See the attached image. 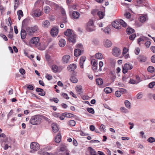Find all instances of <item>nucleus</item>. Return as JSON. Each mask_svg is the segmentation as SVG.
<instances>
[{"label": "nucleus", "instance_id": "obj_30", "mask_svg": "<svg viewBox=\"0 0 155 155\" xmlns=\"http://www.w3.org/2000/svg\"><path fill=\"white\" fill-rule=\"evenodd\" d=\"M51 69L54 73H56L58 71V67L56 65H53L52 66Z\"/></svg>", "mask_w": 155, "mask_h": 155}, {"label": "nucleus", "instance_id": "obj_17", "mask_svg": "<svg viewBox=\"0 0 155 155\" xmlns=\"http://www.w3.org/2000/svg\"><path fill=\"white\" fill-rule=\"evenodd\" d=\"M50 24L49 21L48 20H45L43 22L42 26L45 28L49 27Z\"/></svg>", "mask_w": 155, "mask_h": 155}, {"label": "nucleus", "instance_id": "obj_23", "mask_svg": "<svg viewBox=\"0 0 155 155\" xmlns=\"http://www.w3.org/2000/svg\"><path fill=\"white\" fill-rule=\"evenodd\" d=\"M64 33L65 35L68 37H69L73 34L71 30L69 29H67L66 31L64 32Z\"/></svg>", "mask_w": 155, "mask_h": 155}, {"label": "nucleus", "instance_id": "obj_5", "mask_svg": "<svg viewBox=\"0 0 155 155\" xmlns=\"http://www.w3.org/2000/svg\"><path fill=\"white\" fill-rule=\"evenodd\" d=\"M120 50L117 47L114 48L112 50V53L113 55L115 57H118L120 54Z\"/></svg>", "mask_w": 155, "mask_h": 155}, {"label": "nucleus", "instance_id": "obj_15", "mask_svg": "<svg viewBox=\"0 0 155 155\" xmlns=\"http://www.w3.org/2000/svg\"><path fill=\"white\" fill-rule=\"evenodd\" d=\"M27 31L24 29H22L21 32V36L22 39H24L25 38Z\"/></svg>", "mask_w": 155, "mask_h": 155}, {"label": "nucleus", "instance_id": "obj_61", "mask_svg": "<svg viewBox=\"0 0 155 155\" xmlns=\"http://www.w3.org/2000/svg\"><path fill=\"white\" fill-rule=\"evenodd\" d=\"M151 61L153 63H155V54L152 56L151 58Z\"/></svg>", "mask_w": 155, "mask_h": 155}, {"label": "nucleus", "instance_id": "obj_43", "mask_svg": "<svg viewBox=\"0 0 155 155\" xmlns=\"http://www.w3.org/2000/svg\"><path fill=\"white\" fill-rule=\"evenodd\" d=\"M148 142L150 143L155 142V139L153 137H150L147 140Z\"/></svg>", "mask_w": 155, "mask_h": 155}, {"label": "nucleus", "instance_id": "obj_64", "mask_svg": "<svg viewBox=\"0 0 155 155\" xmlns=\"http://www.w3.org/2000/svg\"><path fill=\"white\" fill-rule=\"evenodd\" d=\"M151 42L150 41H148L145 43V45L147 48H149Z\"/></svg>", "mask_w": 155, "mask_h": 155}, {"label": "nucleus", "instance_id": "obj_24", "mask_svg": "<svg viewBox=\"0 0 155 155\" xmlns=\"http://www.w3.org/2000/svg\"><path fill=\"white\" fill-rule=\"evenodd\" d=\"M26 29L27 33L28 35H33V33L32 32V30L31 27H28L26 28Z\"/></svg>", "mask_w": 155, "mask_h": 155}, {"label": "nucleus", "instance_id": "obj_28", "mask_svg": "<svg viewBox=\"0 0 155 155\" xmlns=\"http://www.w3.org/2000/svg\"><path fill=\"white\" fill-rule=\"evenodd\" d=\"M33 33L37 32L38 31V26L36 25H34L31 27Z\"/></svg>", "mask_w": 155, "mask_h": 155}, {"label": "nucleus", "instance_id": "obj_9", "mask_svg": "<svg viewBox=\"0 0 155 155\" xmlns=\"http://www.w3.org/2000/svg\"><path fill=\"white\" fill-rule=\"evenodd\" d=\"M70 56L68 55H66L62 57V61L64 64L68 63L70 60Z\"/></svg>", "mask_w": 155, "mask_h": 155}, {"label": "nucleus", "instance_id": "obj_63", "mask_svg": "<svg viewBox=\"0 0 155 155\" xmlns=\"http://www.w3.org/2000/svg\"><path fill=\"white\" fill-rule=\"evenodd\" d=\"M128 49L126 47H124L123 50V54H126L128 51Z\"/></svg>", "mask_w": 155, "mask_h": 155}, {"label": "nucleus", "instance_id": "obj_10", "mask_svg": "<svg viewBox=\"0 0 155 155\" xmlns=\"http://www.w3.org/2000/svg\"><path fill=\"white\" fill-rule=\"evenodd\" d=\"M113 27L117 29H119L121 28L120 24L118 21H115L112 23Z\"/></svg>", "mask_w": 155, "mask_h": 155}, {"label": "nucleus", "instance_id": "obj_45", "mask_svg": "<svg viewBox=\"0 0 155 155\" xmlns=\"http://www.w3.org/2000/svg\"><path fill=\"white\" fill-rule=\"evenodd\" d=\"M120 26L122 25L124 27H126L127 26V24L123 20L120 19Z\"/></svg>", "mask_w": 155, "mask_h": 155}, {"label": "nucleus", "instance_id": "obj_18", "mask_svg": "<svg viewBox=\"0 0 155 155\" xmlns=\"http://www.w3.org/2000/svg\"><path fill=\"white\" fill-rule=\"evenodd\" d=\"M76 90L79 94H81L82 93V87L79 85H77L75 87Z\"/></svg>", "mask_w": 155, "mask_h": 155}, {"label": "nucleus", "instance_id": "obj_27", "mask_svg": "<svg viewBox=\"0 0 155 155\" xmlns=\"http://www.w3.org/2000/svg\"><path fill=\"white\" fill-rule=\"evenodd\" d=\"M139 60L140 62H145L147 60V58L143 55H140L139 58Z\"/></svg>", "mask_w": 155, "mask_h": 155}, {"label": "nucleus", "instance_id": "obj_16", "mask_svg": "<svg viewBox=\"0 0 155 155\" xmlns=\"http://www.w3.org/2000/svg\"><path fill=\"white\" fill-rule=\"evenodd\" d=\"M80 15V13L74 11L72 13V16L75 19H78Z\"/></svg>", "mask_w": 155, "mask_h": 155}, {"label": "nucleus", "instance_id": "obj_25", "mask_svg": "<svg viewBox=\"0 0 155 155\" xmlns=\"http://www.w3.org/2000/svg\"><path fill=\"white\" fill-rule=\"evenodd\" d=\"M71 81L74 83H76L78 82V80L76 77L74 76H72L70 79Z\"/></svg>", "mask_w": 155, "mask_h": 155}, {"label": "nucleus", "instance_id": "obj_14", "mask_svg": "<svg viewBox=\"0 0 155 155\" xmlns=\"http://www.w3.org/2000/svg\"><path fill=\"white\" fill-rule=\"evenodd\" d=\"M88 150L89 151L90 155H98L96 152L91 147H89Z\"/></svg>", "mask_w": 155, "mask_h": 155}, {"label": "nucleus", "instance_id": "obj_37", "mask_svg": "<svg viewBox=\"0 0 155 155\" xmlns=\"http://www.w3.org/2000/svg\"><path fill=\"white\" fill-rule=\"evenodd\" d=\"M128 34H130L133 33L134 30L131 28H128L126 30Z\"/></svg>", "mask_w": 155, "mask_h": 155}, {"label": "nucleus", "instance_id": "obj_7", "mask_svg": "<svg viewBox=\"0 0 155 155\" xmlns=\"http://www.w3.org/2000/svg\"><path fill=\"white\" fill-rule=\"evenodd\" d=\"M103 44L104 46L107 48L111 47L112 44L111 42L108 39H105L104 40Z\"/></svg>", "mask_w": 155, "mask_h": 155}, {"label": "nucleus", "instance_id": "obj_19", "mask_svg": "<svg viewBox=\"0 0 155 155\" xmlns=\"http://www.w3.org/2000/svg\"><path fill=\"white\" fill-rule=\"evenodd\" d=\"M59 44L61 47H64L66 44V41L64 39H61L59 41Z\"/></svg>", "mask_w": 155, "mask_h": 155}, {"label": "nucleus", "instance_id": "obj_34", "mask_svg": "<svg viewBox=\"0 0 155 155\" xmlns=\"http://www.w3.org/2000/svg\"><path fill=\"white\" fill-rule=\"evenodd\" d=\"M146 20V15H142L140 16L139 20L141 22H144Z\"/></svg>", "mask_w": 155, "mask_h": 155}, {"label": "nucleus", "instance_id": "obj_32", "mask_svg": "<svg viewBox=\"0 0 155 155\" xmlns=\"http://www.w3.org/2000/svg\"><path fill=\"white\" fill-rule=\"evenodd\" d=\"M96 83L97 85H101L103 83V80L101 78H97L96 79Z\"/></svg>", "mask_w": 155, "mask_h": 155}, {"label": "nucleus", "instance_id": "obj_33", "mask_svg": "<svg viewBox=\"0 0 155 155\" xmlns=\"http://www.w3.org/2000/svg\"><path fill=\"white\" fill-rule=\"evenodd\" d=\"M86 28L87 31L89 32L93 31L95 29L94 26H87Z\"/></svg>", "mask_w": 155, "mask_h": 155}, {"label": "nucleus", "instance_id": "obj_31", "mask_svg": "<svg viewBox=\"0 0 155 155\" xmlns=\"http://www.w3.org/2000/svg\"><path fill=\"white\" fill-rule=\"evenodd\" d=\"M104 91L106 94H109L111 93L112 91V89L110 87H107L104 89Z\"/></svg>", "mask_w": 155, "mask_h": 155}, {"label": "nucleus", "instance_id": "obj_60", "mask_svg": "<svg viewBox=\"0 0 155 155\" xmlns=\"http://www.w3.org/2000/svg\"><path fill=\"white\" fill-rule=\"evenodd\" d=\"M10 34L8 35V37L12 39L13 38V32L12 31H10Z\"/></svg>", "mask_w": 155, "mask_h": 155}, {"label": "nucleus", "instance_id": "obj_47", "mask_svg": "<svg viewBox=\"0 0 155 155\" xmlns=\"http://www.w3.org/2000/svg\"><path fill=\"white\" fill-rule=\"evenodd\" d=\"M94 26L93 21L92 20H90L87 23V26Z\"/></svg>", "mask_w": 155, "mask_h": 155}, {"label": "nucleus", "instance_id": "obj_26", "mask_svg": "<svg viewBox=\"0 0 155 155\" xmlns=\"http://www.w3.org/2000/svg\"><path fill=\"white\" fill-rule=\"evenodd\" d=\"M28 22V19H25L22 22V28H24L25 26L27 25Z\"/></svg>", "mask_w": 155, "mask_h": 155}, {"label": "nucleus", "instance_id": "obj_38", "mask_svg": "<svg viewBox=\"0 0 155 155\" xmlns=\"http://www.w3.org/2000/svg\"><path fill=\"white\" fill-rule=\"evenodd\" d=\"M68 124L71 126H74L75 125L76 123L74 120H71L68 122Z\"/></svg>", "mask_w": 155, "mask_h": 155}, {"label": "nucleus", "instance_id": "obj_41", "mask_svg": "<svg viewBox=\"0 0 155 155\" xmlns=\"http://www.w3.org/2000/svg\"><path fill=\"white\" fill-rule=\"evenodd\" d=\"M60 151H64L66 150V146L64 144H61L60 146Z\"/></svg>", "mask_w": 155, "mask_h": 155}, {"label": "nucleus", "instance_id": "obj_3", "mask_svg": "<svg viewBox=\"0 0 155 155\" xmlns=\"http://www.w3.org/2000/svg\"><path fill=\"white\" fill-rule=\"evenodd\" d=\"M133 66L130 63H127L125 64L123 67L122 72L123 73L126 74L127 72V71L132 69Z\"/></svg>", "mask_w": 155, "mask_h": 155}, {"label": "nucleus", "instance_id": "obj_44", "mask_svg": "<svg viewBox=\"0 0 155 155\" xmlns=\"http://www.w3.org/2000/svg\"><path fill=\"white\" fill-rule=\"evenodd\" d=\"M147 70L150 72H152L154 71V68L153 66H150L148 67Z\"/></svg>", "mask_w": 155, "mask_h": 155}, {"label": "nucleus", "instance_id": "obj_52", "mask_svg": "<svg viewBox=\"0 0 155 155\" xmlns=\"http://www.w3.org/2000/svg\"><path fill=\"white\" fill-rule=\"evenodd\" d=\"M103 63L102 61H100L99 63V68L98 70V71H101L102 69L101 67L103 66Z\"/></svg>", "mask_w": 155, "mask_h": 155}, {"label": "nucleus", "instance_id": "obj_6", "mask_svg": "<svg viewBox=\"0 0 155 155\" xmlns=\"http://www.w3.org/2000/svg\"><path fill=\"white\" fill-rule=\"evenodd\" d=\"M68 40L70 42L74 43L76 42V35L73 34L68 38Z\"/></svg>", "mask_w": 155, "mask_h": 155}, {"label": "nucleus", "instance_id": "obj_57", "mask_svg": "<svg viewBox=\"0 0 155 155\" xmlns=\"http://www.w3.org/2000/svg\"><path fill=\"white\" fill-rule=\"evenodd\" d=\"M155 85V82H152L149 84V87L150 88L153 87Z\"/></svg>", "mask_w": 155, "mask_h": 155}, {"label": "nucleus", "instance_id": "obj_21", "mask_svg": "<svg viewBox=\"0 0 155 155\" xmlns=\"http://www.w3.org/2000/svg\"><path fill=\"white\" fill-rule=\"evenodd\" d=\"M81 51L79 49H77L74 50V55L77 57L81 54Z\"/></svg>", "mask_w": 155, "mask_h": 155}, {"label": "nucleus", "instance_id": "obj_56", "mask_svg": "<svg viewBox=\"0 0 155 155\" xmlns=\"http://www.w3.org/2000/svg\"><path fill=\"white\" fill-rule=\"evenodd\" d=\"M139 82V81H138L137 82L136 81H135L133 79H130L129 81V83L131 84H137Z\"/></svg>", "mask_w": 155, "mask_h": 155}, {"label": "nucleus", "instance_id": "obj_8", "mask_svg": "<svg viewBox=\"0 0 155 155\" xmlns=\"http://www.w3.org/2000/svg\"><path fill=\"white\" fill-rule=\"evenodd\" d=\"M31 14L33 16L35 17H39L41 15V11L39 9H36L32 11Z\"/></svg>", "mask_w": 155, "mask_h": 155}, {"label": "nucleus", "instance_id": "obj_22", "mask_svg": "<svg viewBox=\"0 0 155 155\" xmlns=\"http://www.w3.org/2000/svg\"><path fill=\"white\" fill-rule=\"evenodd\" d=\"M52 128L54 133H56L58 130L57 126L54 124L51 125Z\"/></svg>", "mask_w": 155, "mask_h": 155}, {"label": "nucleus", "instance_id": "obj_59", "mask_svg": "<svg viewBox=\"0 0 155 155\" xmlns=\"http://www.w3.org/2000/svg\"><path fill=\"white\" fill-rule=\"evenodd\" d=\"M0 35V36L1 37H2L5 41H6L8 40V38H7V37L5 35H4L2 34H1Z\"/></svg>", "mask_w": 155, "mask_h": 155}, {"label": "nucleus", "instance_id": "obj_55", "mask_svg": "<svg viewBox=\"0 0 155 155\" xmlns=\"http://www.w3.org/2000/svg\"><path fill=\"white\" fill-rule=\"evenodd\" d=\"M18 16H21V17L23 16V13L22 10H19L17 12Z\"/></svg>", "mask_w": 155, "mask_h": 155}, {"label": "nucleus", "instance_id": "obj_54", "mask_svg": "<svg viewBox=\"0 0 155 155\" xmlns=\"http://www.w3.org/2000/svg\"><path fill=\"white\" fill-rule=\"evenodd\" d=\"M115 94L117 96V97H120L121 95V91H117L115 92Z\"/></svg>", "mask_w": 155, "mask_h": 155}, {"label": "nucleus", "instance_id": "obj_46", "mask_svg": "<svg viewBox=\"0 0 155 155\" xmlns=\"http://www.w3.org/2000/svg\"><path fill=\"white\" fill-rule=\"evenodd\" d=\"M87 110L90 113L93 114L94 113V109L92 108H87Z\"/></svg>", "mask_w": 155, "mask_h": 155}, {"label": "nucleus", "instance_id": "obj_51", "mask_svg": "<svg viewBox=\"0 0 155 155\" xmlns=\"http://www.w3.org/2000/svg\"><path fill=\"white\" fill-rule=\"evenodd\" d=\"M120 109L121 112L123 113H126L127 112V109L124 107H121Z\"/></svg>", "mask_w": 155, "mask_h": 155}, {"label": "nucleus", "instance_id": "obj_39", "mask_svg": "<svg viewBox=\"0 0 155 155\" xmlns=\"http://www.w3.org/2000/svg\"><path fill=\"white\" fill-rule=\"evenodd\" d=\"M124 104H125L126 107H127V108H128L129 109L130 108H131L130 103L129 101H128L127 100L125 101H124Z\"/></svg>", "mask_w": 155, "mask_h": 155}, {"label": "nucleus", "instance_id": "obj_50", "mask_svg": "<svg viewBox=\"0 0 155 155\" xmlns=\"http://www.w3.org/2000/svg\"><path fill=\"white\" fill-rule=\"evenodd\" d=\"M110 31V29L109 27H107L104 30V32L107 34H109Z\"/></svg>", "mask_w": 155, "mask_h": 155}, {"label": "nucleus", "instance_id": "obj_35", "mask_svg": "<svg viewBox=\"0 0 155 155\" xmlns=\"http://www.w3.org/2000/svg\"><path fill=\"white\" fill-rule=\"evenodd\" d=\"M50 8L49 6H46L44 8V12L46 14H48L50 11Z\"/></svg>", "mask_w": 155, "mask_h": 155}, {"label": "nucleus", "instance_id": "obj_20", "mask_svg": "<svg viewBox=\"0 0 155 155\" xmlns=\"http://www.w3.org/2000/svg\"><path fill=\"white\" fill-rule=\"evenodd\" d=\"M61 134L60 133H58L57 135L55 137V141L56 143H59L61 141Z\"/></svg>", "mask_w": 155, "mask_h": 155}, {"label": "nucleus", "instance_id": "obj_4", "mask_svg": "<svg viewBox=\"0 0 155 155\" xmlns=\"http://www.w3.org/2000/svg\"><path fill=\"white\" fill-rule=\"evenodd\" d=\"M31 42L37 46H39L40 43H39V38L38 37H34L32 38L31 40Z\"/></svg>", "mask_w": 155, "mask_h": 155}, {"label": "nucleus", "instance_id": "obj_42", "mask_svg": "<svg viewBox=\"0 0 155 155\" xmlns=\"http://www.w3.org/2000/svg\"><path fill=\"white\" fill-rule=\"evenodd\" d=\"M100 130L103 132H104L106 131L105 126L103 124H101L100 127Z\"/></svg>", "mask_w": 155, "mask_h": 155}, {"label": "nucleus", "instance_id": "obj_13", "mask_svg": "<svg viewBox=\"0 0 155 155\" xmlns=\"http://www.w3.org/2000/svg\"><path fill=\"white\" fill-rule=\"evenodd\" d=\"M86 59V57L84 56H82L80 58V65L81 68H83V64Z\"/></svg>", "mask_w": 155, "mask_h": 155}, {"label": "nucleus", "instance_id": "obj_11", "mask_svg": "<svg viewBox=\"0 0 155 155\" xmlns=\"http://www.w3.org/2000/svg\"><path fill=\"white\" fill-rule=\"evenodd\" d=\"M50 33L52 36H56L58 34V30L56 28H53L51 29Z\"/></svg>", "mask_w": 155, "mask_h": 155}, {"label": "nucleus", "instance_id": "obj_62", "mask_svg": "<svg viewBox=\"0 0 155 155\" xmlns=\"http://www.w3.org/2000/svg\"><path fill=\"white\" fill-rule=\"evenodd\" d=\"M144 1V0H136V2L138 5H140Z\"/></svg>", "mask_w": 155, "mask_h": 155}, {"label": "nucleus", "instance_id": "obj_48", "mask_svg": "<svg viewBox=\"0 0 155 155\" xmlns=\"http://www.w3.org/2000/svg\"><path fill=\"white\" fill-rule=\"evenodd\" d=\"M45 78L49 81L51 80L52 79V76L48 74H46Z\"/></svg>", "mask_w": 155, "mask_h": 155}, {"label": "nucleus", "instance_id": "obj_53", "mask_svg": "<svg viewBox=\"0 0 155 155\" xmlns=\"http://www.w3.org/2000/svg\"><path fill=\"white\" fill-rule=\"evenodd\" d=\"M136 35L135 34H132L130 35L129 39L131 40H133L136 37Z\"/></svg>", "mask_w": 155, "mask_h": 155}, {"label": "nucleus", "instance_id": "obj_2", "mask_svg": "<svg viewBox=\"0 0 155 155\" xmlns=\"http://www.w3.org/2000/svg\"><path fill=\"white\" fill-rule=\"evenodd\" d=\"M30 148L31 149V152H34L39 149L40 146L39 144L36 142H32L30 144Z\"/></svg>", "mask_w": 155, "mask_h": 155}, {"label": "nucleus", "instance_id": "obj_36", "mask_svg": "<svg viewBox=\"0 0 155 155\" xmlns=\"http://www.w3.org/2000/svg\"><path fill=\"white\" fill-rule=\"evenodd\" d=\"M97 14L101 19L103 18L105 15L104 13L103 12L101 11H99L97 12Z\"/></svg>", "mask_w": 155, "mask_h": 155}, {"label": "nucleus", "instance_id": "obj_1", "mask_svg": "<svg viewBox=\"0 0 155 155\" xmlns=\"http://www.w3.org/2000/svg\"><path fill=\"white\" fill-rule=\"evenodd\" d=\"M43 116L37 115L32 116L30 120V123L33 125H38L39 124L42 120Z\"/></svg>", "mask_w": 155, "mask_h": 155}, {"label": "nucleus", "instance_id": "obj_58", "mask_svg": "<svg viewBox=\"0 0 155 155\" xmlns=\"http://www.w3.org/2000/svg\"><path fill=\"white\" fill-rule=\"evenodd\" d=\"M61 95L64 97V98L67 99H68L69 98V97L68 96L67 94L66 93H62Z\"/></svg>", "mask_w": 155, "mask_h": 155}, {"label": "nucleus", "instance_id": "obj_12", "mask_svg": "<svg viewBox=\"0 0 155 155\" xmlns=\"http://www.w3.org/2000/svg\"><path fill=\"white\" fill-rule=\"evenodd\" d=\"M77 67L76 65L74 64H73L69 65L68 67V70L69 71H74L76 69Z\"/></svg>", "mask_w": 155, "mask_h": 155}, {"label": "nucleus", "instance_id": "obj_29", "mask_svg": "<svg viewBox=\"0 0 155 155\" xmlns=\"http://www.w3.org/2000/svg\"><path fill=\"white\" fill-rule=\"evenodd\" d=\"M95 58L98 59H101L103 58V56L100 53H97L95 55Z\"/></svg>", "mask_w": 155, "mask_h": 155}, {"label": "nucleus", "instance_id": "obj_49", "mask_svg": "<svg viewBox=\"0 0 155 155\" xmlns=\"http://www.w3.org/2000/svg\"><path fill=\"white\" fill-rule=\"evenodd\" d=\"M124 16L127 18H129L131 16L130 14L128 12H126L124 14Z\"/></svg>", "mask_w": 155, "mask_h": 155}, {"label": "nucleus", "instance_id": "obj_40", "mask_svg": "<svg viewBox=\"0 0 155 155\" xmlns=\"http://www.w3.org/2000/svg\"><path fill=\"white\" fill-rule=\"evenodd\" d=\"M15 3L14 9L16 10L19 5V0H14Z\"/></svg>", "mask_w": 155, "mask_h": 155}]
</instances>
